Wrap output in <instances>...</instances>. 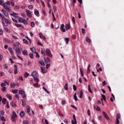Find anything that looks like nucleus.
Masks as SVG:
<instances>
[{"instance_id":"nucleus-28","label":"nucleus","mask_w":124,"mask_h":124,"mask_svg":"<svg viewBox=\"0 0 124 124\" xmlns=\"http://www.w3.org/2000/svg\"><path fill=\"white\" fill-rule=\"evenodd\" d=\"M36 83H34L33 86L34 87H35L36 88H38V87H40V85L38 84V82H36Z\"/></svg>"},{"instance_id":"nucleus-15","label":"nucleus","mask_w":124,"mask_h":124,"mask_svg":"<svg viewBox=\"0 0 124 124\" xmlns=\"http://www.w3.org/2000/svg\"><path fill=\"white\" fill-rule=\"evenodd\" d=\"M41 71L43 74H44L45 73H47V71H46V70H45V67H41Z\"/></svg>"},{"instance_id":"nucleus-3","label":"nucleus","mask_w":124,"mask_h":124,"mask_svg":"<svg viewBox=\"0 0 124 124\" xmlns=\"http://www.w3.org/2000/svg\"><path fill=\"white\" fill-rule=\"evenodd\" d=\"M19 94L22 95V96L23 97L24 99H26L27 97H26V94H25V92L23 90L19 91Z\"/></svg>"},{"instance_id":"nucleus-43","label":"nucleus","mask_w":124,"mask_h":124,"mask_svg":"<svg viewBox=\"0 0 124 124\" xmlns=\"http://www.w3.org/2000/svg\"><path fill=\"white\" fill-rule=\"evenodd\" d=\"M13 93L16 94V93H18V90L16 89L15 90L12 91Z\"/></svg>"},{"instance_id":"nucleus-5","label":"nucleus","mask_w":124,"mask_h":124,"mask_svg":"<svg viewBox=\"0 0 124 124\" xmlns=\"http://www.w3.org/2000/svg\"><path fill=\"white\" fill-rule=\"evenodd\" d=\"M46 52L47 56L50 57V58H52L53 57V56L52 55V53H51V50L50 49L48 48L46 49Z\"/></svg>"},{"instance_id":"nucleus-36","label":"nucleus","mask_w":124,"mask_h":124,"mask_svg":"<svg viewBox=\"0 0 124 124\" xmlns=\"http://www.w3.org/2000/svg\"><path fill=\"white\" fill-rule=\"evenodd\" d=\"M74 121L72 120V124H77V121H76V118L74 119Z\"/></svg>"},{"instance_id":"nucleus-61","label":"nucleus","mask_w":124,"mask_h":124,"mask_svg":"<svg viewBox=\"0 0 124 124\" xmlns=\"http://www.w3.org/2000/svg\"><path fill=\"white\" fill-rule=\"evenodd\" d=\"M0 86H1V87H5V86H6V84L3 82L1 84Z\"/></svg>"},{"instance_id":"nucleus-31","label":"nucleus","mask_w":124,"mask_h":124,"mask_svg":"<svg viewBox=\"0 0 124 124\" xmlns=\"http://www.w3.org/2000/svg\"><path fill=\"white\" fill-rule=\"evenodd\" d=\"M41 54H42V55H44V56H45V49L43 48L41 50Z\"/></svg>"},{"instance_id":"nucleus-56","label":"nucleus","mask_w":124,"mask_h":124,"mask_svg":"<svg viewBox=\"0 0 124 124\" xmlns=\"http://www.w3.org/2000/svg\"><path fill=\"white\" fill-rule=\"evenodd\" d=\"M34 26H35V23H34V22H31V27H32V28H33V27H34Z\"/></svg>"},{"instance_id":"nucleus-50","label":"nucleus","mask_w":124,"mask_h":124,"mask_svg":"<svg viewBox=\"0 0 124 124\" xmlns=\"http://www.w3.org/2000/svg\"><path fill=\"white\" fill-rule=\"evenodd\" d=\"M28 7V9H30V10H31V9H32V8H33V7L31 5H29Z\"/></svg>"},{"instance_id":"nucleus-18","label":"nucleus","mask_w":124,"mask_h":124,"mask_svg":"<svg viewBox=\"0 0 124 124\" xmlns=\"http://www.w3.org/2000/svg\"><path fill=\"white\" fill-rule=\"evenodd\" d=\"M10 87L11 88H14L15 87H16V84L14 82H12L10 84Z\"/></svg>"},{"instance_id":"nucleus-7","label":"nucleus","mask_w":124,"mask_h":124,"mask_svg":"<svg viewBox=\"0 0 124 124\" xmlns=\"http://www.w3.org/2000/svg\"><path fill=\"white\" fill-rule=\"evenodd\" d=\"M10 15L11 16H13L15 19H18L19 18V16H18V14L13 12V14H10Z\"/></svg>"},{"instance_id":"nucleus-34","label":"nucleus","mask_w":124,"mask_h":124,"mask_svg":"<svg viewBox=\"0 0 124 124\" xmlns=\"http://www.w3.org/2000/svg\"><path fill=\"white\" fill-rule=\"evenodd\" d=\"M102 99L104 100V101H106V96L104 94H101Z\"/></svg>"},{"instance_id":"nucleus-38","label":"nucleus","mask_w":124,"mask_h":124,"mask_svg":"<svg viewBox=\"0 0 124 124\" xmlns=\"http://www.w3.org/2000/svg\"><path fill=\"white\" fill-rule=\"evenodd\" d=\"M73 90L75 92L77 91V87H76V85H75V84H74L73 85Z\"/></svg>"},{"instance_id":"nucleus-41","label":"nucleus","mask_w":124,"mask_h":124,"mask_svg":"<svg viewBox=\"0 0 124 124\" xmlns=\"http://www.w3.org/2000/svg\"><path fill=\"white\" fill-rule=\"evenodd\" d=\"M29 75H30L29 73L26 72L24 74V77H25V78H28V77H29Z\"/></svg>"},{"instance_id":"nucleus-47","label":"nucleus","mask_w":124,"mask_h":124,"mask_svg":"<svg viewBox=\"0 0 124 124\" xmlns=\"http://www.w3.org/2000/svg\"><path fill=\"white\" fill-rule=\"evenodd\" d=\"M22 23L23 24H24V25H27L28 24V22L25 19H23V21H22Z\"/></svg>"},{"instance_id":"nucleus-32","label":"nucleus","mask_w":124,"mask_h":124,"mask_svg":"<svg viewBox=\"0 0 124 124\" xmlns=\"http://www.w3.org/2000/svg\"><path fill=\"white\" fill-rule=\"evenodd\" d=\"M2 103H3V104H5L6 103V99L3 98L2 99Z\"/></svg>"},{"instance_id":"nucleus-12","label":"nucleus","mask_w":124,"mask_h":124,"mask_svg":"<svg viewBox=\"0 0 124 124\" xmlns=\"http://www.w3.org/2000/svg\"><path fill=\"white\" fill-rule=\"evenodd\" d=\"M39 36H40V38H42L43 40H46V37H45V36H43V34H42V33H39Z\"/></svg>"},{"instance_id":"nucleus-16","label":"nucleus","mask_w":124,"mask_h":124,"mask_svg":"<svg viewBox=\"0 0 124 124\" xmlns=\"http://www.w3.org/2000/svg\"><path fill=\"white\" fill-rule=\"evenodd\" d=\"M21 49H22V48L19 47L16 50V54H18V55H19V54H21Z\"/></svg>"},{"instance_id":"nucleus-11","label":"nucleus","mask_w":124,"mask_h":124,"mask_svg":"<svg viewBox=\"0 0 124 124\" xmlns=\"http://www.w3.org/2000/svg\"><path fill=\"white\" fill-rule=\"evenodd\" d=\"M19 44H20V43H18L14 45V50H16L19 48Z\"/></svg>"},{"instance_id":"nucleus-45","label":"nucleus","mask_w":124,"mask_h":124,"mask_svg":"<svg viewBox=\"0 0 124 124\" xmlns=\"http://www.w3.org/2000/svg\"><path fill=\"white\" fill-rule=\"evenodd\" d=\"M11 106H12V107H16V106H17V105L16 104H14L13 102H11Z\"/></svg>"},{"instance_id":"nucleus-48","label":"nucleus","mask_w":124,"mask_h":124,"mask_svg":"<svg viewBox=\"0 0 124 124\" xmlns=\"http://www.w3.org/2000/svg\"><path fill=\"white\" fill-rule=\"evenodd\" d=\"M7 97L10 100H12V97L10 95L7 94Z\"/></svg>"},{"instance_id":"nucleus-52","label":"nucleus","mask_w":124,"mask_h":124,"mask_svg":"<svg viewBox=\"0 0 124 124\" xmlns=\"http://www.w3.org/2000/svg\"><path fill=\"white\" fill-rule=\"evenodd\" d=\"M22 105L23 106H25V105H26V101H25V100H22Z\"/></svg>"},{"instance_id":"nucleus-33","label":"nucleus","mask_w":124,"mask_h":124,"mask_svg":"<svg viewBox=\"0 0 124 124\" xmlns=\"http://www.w3.org/2000/svg\"><path fill=\"white\" fill-rule=\"evenodd\" d=\"M5 23H7V24H11V22L9 20V19H5Z\"/></svg>"},{"instance_id":"nucleus-26","label":"nucleus","mask_w":124,"mask_h":124,"mask_svg":"<svg viewBox=\"0 0 124 124\" xmlns=\"http://www.w3.org/2000/svg\"><path fill=\"white\" fill-rule=\"evenodd\" d=\"M64 89L65 91H68V87L67 83H66L65 86H64Z\"/></svg>"},{"instance_id":"nucleus-40","label":"nucleus","mask_w":124,"mask_h":124,"mask_svg":"<svg viewBox=\"0 0 124 124\" xmlns=\"http://www.w3.org/2000/svg\"><path fill=\"white\" fill-rule=\"evenodd\" d=\"M29 57H30V59H34V57H33V54H32V53H30V54H29Z\"/></svg>"},{"instance_id":"nucleus-14","label":"nucleus","mask_w":124,"mask_h":124,"mask_svg":"<svg viewBox=\"0 0 124 124\" xmlns=\"http://www.w3.org/2000/svg\"><path fill=\"white\" fill-rule=\"evenodd\" d=\"M65 28H66V30L67 31H68V30H70V28H71V26H70V23H69L66 24Z\"/></svg>"},{"instance_id":"nucleus-37","label":"nucleus","mask_w":124,"mask_h":124,"mask_svg":"<svg viewBox=\"0 0 124 124\" xmlns=\"http://www.w3.org/2000/svg\"><path fill=\"white\" fill-rule=\"evenodd\" d=\"M88 91L89 93H93V91H92V89H91V86L90 85H88Z\"/></svg>"},{"instance_id":"nucleus-22","label":"nucleus","mask_w":124,"mask_h":124,"mask_svg":"<svg viewBox=\"0 0 124 124\" xmlns=\"http://www.w3.org/2000/svg\"><path fill=\"white\" fill-rule=\"evenodd\" d=\"M86 41L88 43H92V40L90 39V38L88 37H86Z\"/></svg>"},{"instance_id":"nucleus-63","label":"nucleus","mask_w":124,"mask_h":124,"mask_svg":"<svg viewBox=\"0 0 124 124\" xmlns=\"http://www.w3.org/2000/svg\"><path fill=\"white\" fill-rule=\"evenodd\" d=\"M53 10H54V12H56V11H57V7L56 6H53Z\"/></svg>"},{"instance_id":"nucleus-13","label":"nucleus","mask_w":124,"mask_h":124,"mask_svg":"<svg viewBox=\"0 0 124 124\" xmlns=\"http://www.w3.org/2000/svg\"><path fill=\"white\" fill-rule=\"evenodd\" d=\"M63 28H64V24H62L61 26L60 29L62 32H65V29H64Z\"/></svg>"},{"instance_id":"nucleus-29","label":"nucleus","mask_w":124,"mask_h":124,"mask_svg":"<svg viewBox=\"0 0 124 124\" xmlns=\"http://www.w3.org/2000/svg\"><path fill=\"white\" fill-rule=\"evenodd\" d=\"M4 31H6V32H8V33H9V32H10V30L9 29H8V28H4Z\"/></svg>"},{"instance_id":"nucleus-58","label":"nucleus","mask_w":124,"mask_h":124,"mask_svg":"<svg viewBox=\"0 0 124 124\" xmlns=\"http://www.w3.org/2000/svg\"><path fill=\"white\" fill-rule=\"evenodd\" d=\"M34 54H36V58H40V56H39V54H38V53L37 52H35Z\"/></svg>"},{"instance_id":"nucleus-4","label":"nucleus","mask_w":124,"mask_h":124,"mask_svg":"<svg viewBox=\"0 0 124 124\" xmlns=\"http://www.w3.org/2000/svg\"><path fill=\"white\" fill-rule=\"evenodd\" d=\"M8 50H9L12 57L13 58H14V60H15V59H16V58H15V55H14V51H13V49H12V48L9 47Z\"/></svg>"},{"instance_id":"nucleus-42","label":"nucleus","mask_w":124,"mask_h":124,"mask_svg":"<svg viewBox=\"0 0 124 124\" xmlns=\"http://www.w3.org/2000/svg\"><path fill=\"white\" fill-rule=\"evenodd\" d=\"M23 20H24V19H22V17H19L18 19V21L19 23H23Z\"/></svg>"},{"instance_id":"nucleus-9","label":"nucleus","mask_w":124,"mask_h":124,"mask_svg":"<svg viewBox=\"0 0 124 124\" xmlns=\"http://www.w3.org/2000/svg\"><path fill=\"white\" fill-rule=\"evenodd\" d=\"M44 59L45 61V62H46V63H48V62H51V60L48 57H47L46 58L44 57Z\"/></svg>"},{"instance_id":"nucleus-8","label":"nucleus","mask_w":124,"mask_h":124,"mask_svg":"<svg viewBox=\"0 0 124 124\" xmlns=\"http://www.w3.org/2000/svg\"><path fill=\"white\" fill-rule=\"evenodd\" d=\"M102 113H103V115L104 117L105 118V119H106V120H107L108 121H109V120H110V118H109V117H108L107 113H106V112H105V111H103Z\"/></svg>"},{"instance_id":"nucleus-46","label":"nucleus","mask_w":124,"mask_h":124,"mask_svg":"<svg viewBox=\"0 0 124 124\" xmlns=\"http://www.w3.org/2000/svg\"><path fill=\"white\" fill-rule=\"evenodd\" d=\"M74 98L75 100H76V101H77L78 100V98H77V96H76V93H75L74 95Z\"/></svg>"},{"instance_id":"nucleus-55","label":"nucleus","mask_w":124,"mask_h":124,"mask_svg":"<svg viewBox=\"0 0 124 124\" xmlns=\"http://www.w3.org/2000/svg\"><path fill=\"white\" fill-rule=\"evenodd\" d=\"M120 117H121V114H120V113H118L116 115V119H119Z\"/></svg>"},{"instance_id":"nucleus-53","label":"nucleus","mask_w":124,"mask_h":124,"mask_svg":"<svg viewBox=\"0 0 124 124\" xmlns=\"http://www.w3.org/2000/svg\"><path fill=\"white\" fill-rule=\"evenodd\" d=\"M72 20L73 22L74 23V24H76V22L75 21V17H74V16L72 17Z\"/></svg>"},{"instance_id":"nucleus-57","label":"nucleus","mask_w":124,"mask_h":124,"mask_svg":"<svg viewBox=\"0 0 124 124\" xmlns=\"http://www.w3.org/2000/svg\"><path fill=\"white\" fill-rule=\"evenodd\" d=\"M24 124H29V121L27 120H24L23 121Z\"/></svg>"},{"instance_id":"nucleus-17","label":"nucleus","mask_w":124,"mask_h":124,"mask_svg":"<svg viewBox=\"0 0 124 124\" xmlns=\"http://www.w3.org/2000/svg\"><path fill=\"white\" fill-rule=\"evenodd\" d=\"M15 69H14V73L15 74H17L18 73L17 68V65H14Z\"/></svg>"},{"instance_id":"nucleus-60","label":"nucleus","mask_w":124,"mask_h":124,"mask_svg":"<svg viewBox=\"0 0 124 124\" xmlns=\"http://www.w3.org/2000/svg\"><path fill=\"white\" fill-rule=\"evenodd\" d=\"M96 109L97 111H100V107H99V106H96Z\"/></svg>"},{"instance_id":"nucleus-19","label":"nucleus","mask_w":124,"mask_h":124,"mask_svg":"<svg viewBox=\"0 0 124 124\" xmlns=\"http://www.w3.org/2000/svg\"><path fill=\"white\" fill-rule=\"evenodd\" d=\"M34 12L36 16H38V15H39V11H38L37 9H35Z\"/></svg>"},{"instance_id":"nucleus-27","label":"nucleus","mask_w":124,"mask_h":124,"mask_svg":"<svg viewBox=\"0 0 124 124\" xmlns=\"http://www.w3.org/2000/svg\"><path fill=\"white\" fill-rule=\"evenodd\" d=\"M0 120L2 121V122H5V118H4V116H2L0 114Z\"/></svg>"},{"instance_id":"nucleus-44","label":"nucleus","mask_w":124,"mask_h":124,"mask_svg":"<svg viewBox=\"0 0 124 124\" xmlns=\"http://www.w3.org/2000/svg\"><path fill=\"white\" fill-rule=\"evenodd\" d=\"M1 91L2 92H3V93H5V91H6V87H2L1 89Z\"/></svg>"},{"instance_id":"nucleus-1","label":"nucleus","mask_w":124,"mask_h":124,"mask_svg":"<svg viewBox=\"0 0 124 124\" xmlns=\"http://www.w3.org/2000/svg\"><path fill=\"white\" fill-rule=\"evenodd\" d=\"M31 76L33 77V78L35 82H39V79H38V78H37V73H36V71H34L31 73Z\"/></svg>"},{"instance_id":"nucleus-23","label":"nucleus","mask_w":124,"mask_h":124,"mask_svg":"<svg viewBox=\"0 0 124 124\" xmlns=\"http://www.w3.org/2000/svg\"><path fill=\"white\" fill-rule=\"evenodd\" d=\"M39 63L42 66H44V65H45V63H44V62L42 60L39 61Z\"/></svg>"},{"instance_id":"nucleus-20","label":"nucleus","mask_w":124,"mask_h":124,"mask_svg":"<svg viewBox=\"0 0 124 124\" xmlns=\"http://www.w3.org/2000/svg\"><path fill=\"white\" fill-rule=\"evenodd\" d=\"M19 116L22 117V118H23V117H25V112L23 111H21L19 113Z\"/></svg>"},{"instance_id":"nucleus-6","label":"nucleus","mask_w":124,"mask_h":124,"mask_svg":"<svg viewBox=\"0 0 124 124\" xmlns=\"http://www.w3.org/2000/svg\"><path fill=\"white\" fill-rule=\"evenodd\" d=\"M26 13H27V15L28 17H29L30 18H31V17H32L31 11H30V10H27Z\"/></svg>"},{"instance_id":"nucleus-2","label":"nucleus","mask_w":124,"mask_h":124,"mask_svg":"<svg viewBox=\"0 0 124 124\" xmlns=\"http://www.w3.org/2000/svg\"><path fill=\"white\" fill-rule=\"evenodd\" d=\"M17 114H16V112L15 111H13L12 113V115H11V120L13 122H16V118H17Z\"/></svg>"},{"instance_id":"nucleus-24","label":"nucleus","mask_w":124,"mask_h":124,"mask_svg":"<svg viewBox=\"0 0 124 124\" xmlns=\"http://www.w3.org/2000/svg\"><path fill=\"white\" fill-rule=\"evenodd\" d=\"M31 51V52H32V53H33L34 54L36 52V50H35V48H34V47H31L30 48Z\"/></svg>"},{"instance_id":"nucleus-10","label":"nucleus","mask_w":124,"mask_h":124,"mask_svg":"<svg viewBox=\"0 0 124 124\" xmlns=\"http://www.w3.org/2000/svg\"><path fill=\"white\" fill-rule=\"evenodd\" d=\"M4 8H5V9H6V10H7V11H9V12H10L11 11V9L10 8H9V7H8L7 5H6V4H4L3 5Z\"/></svg>"},{"instance_id":"nucleus-25","label":"nucleus","mask_w":124,"mask_h":124,"mask_svg":"<svg viewBox=\"0 0 124 124\" xmlns=\"http://www.w3.org/2000/svg\"><path fill=\"white\" fill-rule=\"evenodd\" d=\"M4 40L5 42H7V43H10V39L7 38H5L4 39Z\"/></svg>"},{"instance_id":"nucleus-39","label":"nucleus","mask_w":124,"mask_h":124,"mask_svg":"<svg viewBox=\"0 0 124 124\" xmlns=\"http://www.w3.org/2000/svg\"><path fill=\"white\" fill-rule=\"evenodd\" d=\"M26 108H27V113H30V112H31V108H30V107L27 106Z\"/></svg>"},{"instance_id":"nucleus-59","label":"nucleus","mask_w":124,"mask_h":124,"mask_svg":"<svg viewBox=\"0 0 124 124\" xmlns=\"http://www.w3.org/2000/svg\"><path fill=\"white\" fill-rule=\"evenodd\" d=\"M51 66V64H46V69H48L50 66Z\"/></svg>"},{"instance_id":"nucleus-30","label":"nucleus","mask_w":124,"mask_h":124,"mask_svg":"<svg viewBox=\"0 0 124 124\" xmlns=\"http://www.w3.org/2000/svg\"><path fill=\"white\" fill-rule=\"evenodd\" d=\"M64 41H65V42L67 44H68V43L69 42V38H64Z\"/></svg>"},{"instance_id":"nucleus-62","label":"nucleus","mask_w":124,"mask_h":124,"mask_svg":"<svg viewBox=\"0 0 124 124\" xmlns=\"http://www.w3.org/2000/svg\"><path fill=\"white\" fill-rule=\"evenodd\" d=\"M99 71H102V68L100 67L99 69H97V72H99Z\"/></svg>"},{"instance_id":"nucleus-64","label":"nucleus","mask_w":124,"mask_h":124,"mask_svg":"<svg viewBox=\"0 0 124 124\" xmlns=\"http://www.w3.org/2000/svg\"><path fill=\"white\" fill-rule=\"evenodd\" d=\"M72 37L73 39H75L76 38H77V37L76 36V35L74 34L72 36Z\"/></svg>"},{"instance_id":"nucleus-51","label":"nucleus","mask_w":124,"mask_h":124,"mask_svg":"<svg viewBox=\"0 0 124 124\" xmlns=\"http://www.w3.org/2000/svg\"><path fill=\"white\" fill-rule=\"evenodd\" d=\"M3 67L5 69H7V68H8V66L7 65V64H4L3 65Z\"/></svg>"},{"instance_id":"nucleus-21","label":"nucleus","mask_w":124,"mask_h":124,"mask_svg":"<svg viewBox=\"0 0 124 124\" xmlns=\"http://www.w3.org/2000/svg\"><path fill=\"white\" fill-rule=\"evenodd\" d=\"M22 54L24 56H28V51L27 50L22 51Z\"/></svg>"},{"instance_id":"nucleus-35","label":"nucleus","mask_w":124,"mask_h":124,"mask_svg":"<svg viewBox=\"0 0 124 124\" xmlns=\"http://www.w3.org/2000/svg\"><path fill=\"white\" fill-rule=\"evenodd\" d=\"M83 91H80V98H83Z\"/></svg>"},{"instance_id":"nucleus-49","label":"nucleus","mask_w":124,"mask_h":124,"mask_svg":"<svg viewBox=\"0 0 124 124\" xmlns=\"http://www.w3.org/2000/svg\"><path fill=\"white\" fill-rule=\"evenodd\" d=\"M43 89L45 90L46 92V93H50L49 91H48V90L45 87H43Z\"/></svg>"},{"instance_id":"nucleus-54","label":"nucleus","mask_w":124,"mask_h":124,"mask_svg":"<svg viewBox=\"0 0 124 124\" xmlns=\"http://www.w3.org/2000/svg\"><path fill=\"white\" fill-rule=\"evenodd\" d=\"M15 25L17 28H21L22 27V25L21 24H15Z\"/></svg>"}]
</instances>
